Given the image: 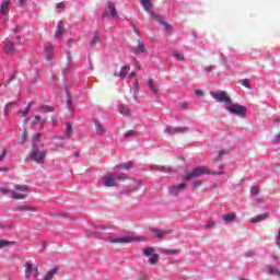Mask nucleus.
I'll return each mask as SVG.
<instances>
[{"label": "nucleus", "mask_w": 280, "mask_h": 280, "mask_svg": "<svg viewBox=\"0 0 280 280\" xmlns=\"http://www.w3.org/2000/svg\"><path fill=\"white\" fill-rule=\"evenodd\" d=\"M136 73L135 72H131L128 74L129 78H135Z\"/></svg>", "instance_id": "59"}, {"label": "nucleus", "mask_w": 280, "mask_h": 280, "mask_svg": "<svg viewBox=\"0 0 280 280\" xmlns=\"http://www.w3.org/2000/svg\"><path fill=\"white\" fill-rule=\"evenodd\" d=\"M147 84L153 95H159V89H156V85H154V80L148 79Z\"/></svg>", "instance_id": "22"}, {"label": "nucleus", "mask_w": 280, "mask_h": 280, "mask_svg": "<svg viewBox=\"0 0 280 280\" xmlns=\"http://www.w3.org/2000/svg\"><path fill=\"white\" fill-rule=\"evenodd\" d=\"M264 220H268V214L261 213L250 219L252 224H259V222H264Z\"/></svg>", "instance_id": "16"}, {"label": "nucleus", "mask_w": 280, "mask_h": 280, "mask_svg": "<svg viewBox=\"0 0 280 280\" xmlns=\"http://www.w3.org/2000/svg\"><path fill=\"white\" fill-rule=\"evenodd\" d=\"M45 108V110H49V113H51L52 110H54V107H48V106H46V107H44Z\"/></svg>", "instance_id": "57"}, {"label": "nucleus", "mask_w": 280, "mask_h": 280, "mask_svg": "<svg viewBox=\"0 0 280 280\" xmlns=\"http://www.w3.org/2000/svg\"><path fill=\"white\" fill-rule=\"evenodd\" d=\"M271 259H272V261H277V262L280 261L279 256H277V255H275V254H271Z\"/></svg>", "instance_id": "46"}, {"label": "nucleus", "mask_w": 280, "mask_h": 280, "mask_svg": "<svg viewBox=\"0 0 280 280\" xmlns=\"http://www.w3.org/2000/svg\"><path fill=\"white\" fill-rule=\"evenodd\" d=\"M222 220L223 222H226V223L235 222V220H237V213L231 212V213L223 214Z\"/></svg>", "instance_id": "15"}, {"label": "nucleus", "mask_w": 280, "mask_h": 280, "mask_svg": "<svg viewBox=\"0 0 280 280\" xmlns=\"http://www.w3.org/2000/svg\"><path fill=\"white\" fill-rule=\"evenodd\" d=\"M51 120H52V122H55V121H58V118L57 117H52Z\"/></svg>", "instance_id": "63"}, {"label": "nucleus", "mask_w": 280, "mask_h": 280, "mask_svg": "<svg viewBox=\"0 0 280 280\" xmlns=\"http://www.w3.org/2000/svg\"><path fill=\"white\" fill-rule=\"evenodd\" d=\"M15 211H20V212H23V211H36V209L32 208L30 206H18V207H15Z\"/></svg>", "instance_id": "27"}, {"label": "nucleus", "mask_w": 280, "mask_h": 280, "mask_svg": "<svg viewBox=\"0 0 280 280\" xmlns=\"http://www.w3.org/2000/svg\"><path fill=\"white\" fill-rule=\"evenodd\" d=\"M95 128H96L97 135H104V127H102V124L95 122Z\"/></svg>", "instance_id": "32"}, {"label": "nucleus", "mask_w": 280, "mask_h": 280, "mask_svg": "<svg viewBox=\"0 0 280 280\" xmlns=\"http://www.w3.org/2000/svg\"><path fill=\"white\" fill-rule=\"evenodd\" d=\"M107 10L110 13V15L113 16V19H117L119 16V14L117 13V9L115 8V3L108 2Z\"/></svg>", "instance_id": "18"}, {"label": "nucleus", "mask_w": 280, "mask_h": 280, "mask_svg": "<svg viewBox=\"0 0 280 280\" xmlns=\"http://www.w3.org/2000/svg\"><path fill=\"white\" fill-rule=\"evenodd\" d=\"M132 183H133V189H137L140 187L139 182L132 180Z\"/></svg>", "instance_id": "50"}, {"label": "nucleus", "mask_w": 280, "mask_h": 280, "mask_svg": "<svg viewBox=\"0 0 280 280\" xmlns=\"http://www.w3.org/2000/svg\"><path fill=\"white\" fill-rule=\"evenodd\" d=\"M211 98L215 100V102H219V104H232L233 100L226 92H210Z\"/></svg>", "instance_id": "7"}, {"label": "nucleus", "mask_w": 280, "mask_h": 280, "mask_svg": "<svg viewBox=\"0 0 280 280\" xmlns=\"http://www.w3.org/2000/svg\"><path fill=\"white\" fill-rule=\"evenodd\" d=\"M173 56L176 60H185V55L182 51H175L173 52Z\"/></svg>", "instance_id": "31"}, {"label": "nucleus", "mask_w": 280, "mask_h": 280, "mask_svg": "<svg viewBox=\"0 0 280 280\" xmlns=\"http://www.w3.org/2000/svg\"><path fill=\"white\" fill-rule=\"evenodd\" d=\"M125 137H135V131L129 130L125 133Z\"/></svg>", "instance_id": "47"}, {"label": "nucleus", "mask_w": 280, "mask_h": 280, "mask_svg": "<svg viewBox=\"0 0 280 280\" xmlns=\"http://www.w3.org/2000/svg\"><path fill=\"white\" fill-rule=\"evenodd\" d=\"M12 0H4L0 4V18L5 16L10 12V4Z\"/></svg>", "instance_id": "12"}, {"label": "nucleus", "mask_w": 280, "mask_h": 280, "mask_svg": "<svg viewBox=\"0 0 280 280\" xmlns=\"http://www.w3.org/2000/svg\"><path fill=\"white\" fill-rule=\"evenodd\" d=\"M63 32H65V28L62 27L61 22H59L58 25H57L55 37L60 38V36H62Z\"/></svg>", "instance_id": "26"}, {"label": "nucleus", "mask_w": 280, "mask_h": 280, "mask_svg": "<svg viewBox=\"0 0 280 280\" xmlns=\"http://www.w3.org/2000/svg\"><path fill=\"white\" fill-rule=\"evenodd\" d=\"M25 268V279H36V277H38L39 272H38V267L36 265H34L32 261H27L24 265Z\"/></svg>", "instance_id": "8"}, {"label": "nucleus", "mask_w": 280, "mask_h": 280, "mask_svg": "<svg viewBox=\"0 0 280 280\" xmlns=\"http://www.w3.org/2000/svg\"><path fill=\"white\" fill-rule=\"evenodd\" d=\"M161 253L162 255H170V249H162Z\"/></svg>", "instance_id": "52"}, {"label": "nucleus", "mask_w": 280, "mask_h": 280, "mask_svg": "<svg viewBox=\"0 0 280 280\" xmlns=\"http://www.w3.org/2000/svg\"><path fill=\"white\" fill-rule=\"evenodd\" d=\"M45 156H47V150L33 149L30 154V159L38 165L45 163Z\"/></svg>", "instance_id": "6"}, {"label": "nucleus", "mask_w": 280, "mask_h": 280, "mask_svg": "<svg viewBox=\"0 0 280 280\" xmlns=\"http://www.w3.org/2000/svg\"><path fill=\"white\" fill-rule=\"evenodd\" d=\"M2 194H11L13 200H25L26 196L30 194V188L25 185H16L14 190H8V188H0Z\"/></svg>", "instance_id": "2"}, {"label": "nucleus", "mask_w": 280, "mask_h": 280, "mask_svg": "<svg viewBox=\"0 0 280 280\" xmlns=\"http://www.w3.org/2000/svg\"><path fill=\"white\" fill-rule=\"evenodd\" d=\"M200 185H202V180L192 182V187H200Z\"/></svg>", "instance_id": "45"}, {"label": "nucleus", "mask_w": 280, "mask_h": 280, "mask_svg": "<svg viewBox=\"0 0 280 280\" xmlns=\"http://www.w3.org/2000/svg\"><path fill=\"white\" fill-rule=\"evenodd\" d=\"M57 10H65L66 5L65 2H59L56 4Z\"/></svg>", "instance_id": "42"}, {"label": "nucleus", "mask_w": 280, "mask_h": 280, "mask_svg": "<svg viewBox=\"0 0 280 280\" xmlns=\"http://www.w3.org/2000/svg\"><path fill=\"white\" fill-rule=\"evenodd\" d=\"M135 167L133 162H126L115 166V170H132Z\"/></svg>", "instance_id": "21"}, {"label": "nucleus", "mask_w": 280, "mask_h": 280, "mask_svg": "<svg viewBox=\"0 0 280 280\" xmlns=\"http://www.w3.org/2000/svg\"><path fill=\"white\" fill-rule=\"evenodd\" d=\"M266 272H267V275H270L271 277H278L280 279V264L267 265Z\"/></svg>", "instance_id": "11"}, {"label": "nucleus", "mask_w": 280, "mask_h": 280, "mask_svg": "<svg viewBox=\"0 0 280 280\" xmlns=\"http://www.w3.org/2000/svg\"><path fill=\"white\" fill-rule=\"evenodd\" d=\"M275 243H276V246H280V230L275 235Z\"/></svg>", "instance_id": "37"}, {"label": "nucleus", "mask_w": 280, "mask_h": 280, "mask_svg": "<svg viewBox=\"0 0 280 280\" xmlns=\"http://www.w3.org/2000/svg\"><path fill=\"white\" fill-rule=\"evenodd\" d=\"M0 172H8V168L0 167Z\"/></svg>", "instance_id": "62"}, {"label": "nucleus", "mask_w": 280, "mask_h": 280, "mask_svg": "<svg viewBox=\"0 0 280 280\" xmlns=\"http://www.w3.org/2000/svg\"><path fill=\"white\" fill-rule=\"evenodd\" d=\"M224 154H225L224 151L219 152V161H220V159H222V156H224Z\"/></svg>", "instance_id": "56"}, {"label": "nucleus", "mask_w": 280, "mask_h": 280, "mask_svg": "<svg viewBox=\"0 0 280 280\" xmlns=\"http://www.w3.org/2000/svg\"><path fill=\"white\" fill-rule=\"evenodd\" d=\"M206 71H207L208 73H211V71H213V66H208V67H206Z\"/></svg>", "instance_id": "51"}, {"label": "nucleus", "mask_w": 280, "mask_h": 280, "mask_svg": "<svg viewBox=\"0 0 280 280\" xmlns=\"http://www.w3.org/2000/svg\"><path fill=\"white\" fill-rule=\"evenodd\" d=\"M0 152H1L0 161H3V159H5L7 151H5V149H1Z\"/></svg>", "instance_id": "44"}, {"label": "nucleus", "mask_w": 280, "mask_h": 280, "mask_svg": "<svg viewBox=\"0 0 280 280\" xmlns=\"http://www.w3.org/2000/svg\"><path fill=\"white\" fill-rule=\"evenodd\" d=\"M257 194H259V188H257V187H252V188H250V195H252V196H257Z\"/></svg>", "instance_id": "41"}, {"label": "nucleus", "mask_w": 280, "mask_h": 280, "mask_svg": "<svg viewBox=\"0 0 280 280\" xmlns=\"http://www.w3.org/2000/svg\"><path fill=\"white\" fill-rule=\"evenodd\" d=\"M143 255L144 257H149V264H151V266L159 264V254H156L154 247H145L143 249Z\"/></svg>", "instance_id": "9"}, {"label": "nucleus", "mask_w": 280, "mask_h": 280, "mask_svg": "<svg viewBox=\"0 0 280 280\" xmlns=\"http://www.w3.org/2000/svg\"><path fill=\"white\" fill-rule=\"evenodd\" d=\"M32 127L35 130H40L43 128V120L40 119V116H35V119L32 122Z\"/></svg>", "instance_id": "19"}, {"label": "nucleus", "mask_w": 280, "mask_h": 280, "mask_svg": "<svg viewBox=\"0 0 280 280\" xmlns=\"http://www.w3.org/2000/svg\"><path fill=\"white\" fill-rule=\"evenodd\" d=\"M185 187H187V185L182 183L177 186L170 187L168 191H170V194H172V196H178V194H180V190L185 189Z\"/></svg>", "instance_id": "13"}, {"label": "nucleus", "mask_w": 280, "mask_h": 280, "mask_svg": "<svg viewBox=\"0 0 280 280\" xmlns=\"http://www.w3.org/2000/svg\"><path fill=\"white\" fill-rule=\"evenodd\" d=\"M137 51H139L140 54H145V51H148V49H145V45L142 42L138 43Z\"/></svg>", "instance_id": "30"}, {"label": "nucleus", "mask_w": 280, "mask_h": 280, "mask_svg": "<svg viewBox=\"0 0 280 280\" xmlns=\"http://www.w3.org/2000/svg\"><path fill=\"white\" fill-rule=\"evenodd\" d=\"M45 56L47 60H51V58H54V45L49 44L46 46Z\"/></svg>", "instance_id": "20"}, {"label": "nucleus", "mask_w": 280, "mask_h": 280, "mask_svg": "<svg viewBox=\"0 0 280 280\" xmlns=\"http://www.w3.org/2000/svg\"><path fill=\"white\" fill-rule=\"evenodd\" d=\"M27 139V135L26 133H23V138H22V141L21 143H25V140Z\"/></svg>", "instance_id": "54"}, {"label": "nucleus", "mask_w": 280, "mask_h": 280, "mask_svg": "<svg viewBox=\"0 0 280 280\" xmlns=\"http://www.w3.org/2000/svg\"><path fill=\"white\" fill-rule=\"evenodd\" d=\"M127 178L126 175L108 174L103 177V185L105 187H117L120 180H126Z\"/></svg>", "instance_id": "4"}, {"label": "nucleus", "mask_w": 280, "mask_h": 280, "mask_svg": "<svg viewBox=\"0 0 280 280\" xmlns=\"http://www.w3.org/2000/svg\"><path fill=\"white\" fill-rule=\"evenodd\" d=\"M118 113H120L122 117H130V108H128V106L120 105L118 107Z\"/></svg>", "instance_id": "23"}, {"label": "nucleus", "mask_w": 280, "mask_h": 280, "mask_svg": "<svg viewBox=\"0 0 280 280\" xmlns=\"http://www.w3.org/2000/svg\"><path fill=\"white\" fill-rule=\"evenodd\" d=\"M152 233H153L154 237H159V238L165 237V235H167V231L160 230V229H153Z\"/></svg>", "instance_id": "24"}, {"label": "nucleus", "mask_w": 280, "mask_h": 280, "mask_svg": "<svg viewBox=\"0 0 280 280\" xmlns=\"http://www.w3.org/2000/svg\"><path fill=\"white\" fill-rule=\"evenodd\" d=\"M8 108H10V103L5 105L4 107V115H8Z\"/></svg>", "instance_id": "53"}, {"label": "nucleus", "mask_w": 280, "mask_h": 280, "mask_svg": "<svg viewBox=\"0 0 280 280\" xmlns=\"http://www.w3.org/2000/svg\"><path fill=\"white\" fill-rule=\"evenodd\" d=\"M182 108H187V103H182Z\"/></svg>", "instance_id": "60"}, {"label": "nucleus", "mask_w": 280, "mask_h": 280, "mask_svg": "<svg viewBox=\"0 0 280 280\" xmlns=\"http://www.w3.org/2000/svg\"><path fill=\"white\" fill-rule=\"evenodd\" d=\"M275 143H280V133L276 135Z\"/></svg>", "instance_id": "49"}, {"label": "nucleus", "mask_w": 280, "mask_h": 280, "mask_svg": "<svg viewBox=\"0 0 280 280\" xmlns=\"http://www.w3.org/2000/svg\"><path fill=\"white\" fill-rule=\"evenodd\" d=\"M40 140V133H37L33 137V145H36V143H38V141Z\"/></svg>", "instance_id": "39"}, {"label": "nucleus", "mask_w": 280, "mask_h": 280, "mask_svg": "<svg viewBox=\"0 0 280 280\" xmlns=\"http://www.w3.org/2000/svg\"><path fill=\"white\" fill-rule=\"evenodd\" d=\"M128 71H130V67L126 65L125 67L120 68L118 73H114V78H126V75H128Z\"/></svg>", "instance_id": "17"}, {"label": "nucleus", "mask_w": 280, "mask_h": 280, "mask_svg": "<svg viewBox=\"0 0 280 280\" xmlns=\"http://www.w3.org/2000/svg\"><path fill=\"white\" fill-rule=\"evenodd\" d=\"M30 110H32V105H27V107L24 110H20L19 113H21L23 117H26Z\"/></svg>", "instance_id": "35"}, {"label": "nucleus", "mask_w": 280, "mask_h": 280, "mask_svg": "<svg viewBox=\"0 0 280 280\" xmlns=\"http://www.w3.org/2000/svg\"><path fill=\"white\" fill-rule=\"evenodd\" d=\"M103 16H104V18L108 16V13H104Z\"/></svg>", "instance_id": "64"}, {"label": "nucleus", "mask_w": 280, "mask_h": 280, "mask_svg": "<svg viewBox=\"0 0 280 280\" xmlns=\"http://www.w3.org/2000/svg\"><path fill=\"white\" fill-rule=\"evenodd\" d=\"M90 237H96L97 240H103V242H108L109 244H132V242H148L145 236H107L103 237L97 232H90L88 234Z\"/></svg>", "instance_id": "1"}, {"label": "nucleus", "mask_w": 280, "mask_h": 280, "mask_svg": "<svg viewBox=\"0 0 280 280\" xmlns=\"http://www.w3.org/2000/svg\"><path fill=\"white\" fill-rule=\"evenodd\" d=\"M195 93H196V95H199V96L202 95V91L201 90H196Z\"/></svg>", "instance_id": "55"}, {"label": "nucleus", "mask_w": 280, "mask_h": 280, "mask_svg": "<svg viewBox=\"0 0 280 280\" xmlns=\"http://www.w3.org/2000/svg\"><path fill=\"white\" fill-rule=\"evenodd\" d=\"M152 172H170V168L165 166H159V165H151Z\"/></svg>", "instance_id": "28"}, {"label": "nucleus", "mask_w": 280, "mask_h": 280, "mask_svg": "<svg viewBox=\"0 0 280 280\" xmlns=\"http://www.w3.org/2000/svg\"><path fill=\"white\" fill-rule=\"evenodd\" d=\"M213 226H215V221H208L206 223V229H213Z\"/></svg>", "instance_id": "40"}, {"label": "nucleus", "mask_w": 280, "mask_h": 280, "mask_svg": "<svg viewBox=\"0 0 280 280\" xmlns=\"http://www.w3.org/2000/svg\"><path fill=\"white\" fill-rule=\"evenodd\" d=\"M19 3L23 5L25 3V0H19Z\"/></svg>", "instance_id": "61"}, {"label": "nucleus", "mask_w": 280, "mask_h": 280, "mask_svg": "<svg viewBox=\"0 0 280 280\" xmlns=\"http://www.w3.org/2000/svg\"><path fill=\"white\" fill-rule=\"evenodd\" d=\"M240 84H242V86H245V89H250V81L248 79H242L240 81Z\"/></svg>", "instance_id": "33"}, {"label": "nucleus", "mask_w": 280, "mask_h": 280, "mask_svg": "<svg viewBox=\"0 0 280 280\" xmlns=\"http://www.w3.org/2000/svg\"><path fill=\"white\" fill-rule=\"evenodd\" d=\"M189 131V127H172V126H166L164 128V132L166 135H178L180 132H188Z\"/></svg>", "instance_id": "10"}, {"label": "nucleus", "mask_w": 280, "mask_h": 280, "mask_svg": "<svg viewBox=\"0 0 280 280\" xmlns=\"http://www.w3.org/2000/svg\"><path fill=\"white\" fill-rule=\"evenodd\" d=\"M71 137H73V127H71V124L66 122L65 135L60 139H71Z\"/></svg>", "instance_id": "14"}, {"label": "nucleus", "mask_w": 280, "mask_h": 280, "mask_svg": "<svg viewBox=\"0 0 280 280\" xmlns=\"http://www.w3.org/2000/svg\"><path fill=\"white\" fill-rule=\"evenodd\" d=\"M92 229H96L98 231H108V226L107 225H97V224H93Z\"/></svg>", "instance_id": "34"}, {"label": "nucleus", "mask_w": 280, "mask_h": 280, "mask_svg": "<svg viewBox=\"0 0 280 280\" xmlns=\"http://www.w3.org/2000/svg\"><path fill=\"white\" fill-rule=\"evenodd\" d=\"M67 104H68V108L71 110V101L68 100V101H67Z\"/></svg>", "instance_id": "58"}, {"label": "nucleus", "mask_w": 280, "mask_h": 280, "mask_svg": "<svg viewBox=\"0 0 280 280\" xmlns=\"http://www.w3.org/2000/svg\"><path fill=\"white\" fill-rule=\"evenodd\" d=\"M30 110H32V105H27V107L24 110H20L19 113H21L23 117H26Z\"/></svg>", "instance_id": "36"}, {"label": "nucleus", "mask_w": 280, "mask_h": 280, "mask_svg": "<svg viewBox=\"0 0 280 280\" xmlns=\"http://www.w3.org/2000/svg\"><path fill=\"white\" fill-rule=\"evenodd\" d=\"M100 40V32H95L91 39V45H97V42Z\"/></svg>", "instance_id": "29"}, {"label": "nucleus", "mask_w": 280, "mask_h": 280, "mask_svg": "<svg viewBox=\"0 0 280 280\" xmlns=\"http://www.w3.org/2000/svg\"><path fill=\"white\" fill-rule=\"evenodd\" d=\"M225 110L235 117H246V106L241 104L231 103L229 106H225Z\"/></svg>", "instance_id": "5"}, {"label": "nucleus", "mask_w": 280, "mask_h": 280, "mask_svg": "<svg viewBox=\"0 0 280 280\" xmlns=\"http://www.w3.org/2000/svg\"><path fill=\"white\" fill-rule=\"evenodd\" d=\"M255 202H257L258 205H264V198L257 197L255 199Z\"/></svg>", "instance_id": "48"}, {"label": "nucleus", "mask_w": 280, "mask_h": 280, "mask_svg": "<svg viewBox=\"0 0 280 280\" xmlns=\"http://www.w3.org/2000/svg\"><path fill=\"white\" fill-rule=\"evenodd\" d=\"M5 246H10V242L5 240H0V249L5 248Z\"/></svg>", "instance_id": "38"}, {"label": "nucleus", "mask_w": 280, "mask_h": 280, "mask_svg": "<svg viewBox=\"0 0 280 280\" xmlns=\"http://www.w3.org/2000/svg\"><path fill=\"white\" fill-rule=\"evenodd\" d=\"M4 51L5 54H8L9 56H12V54H14L15 48H14V44L9 43L4 46Z\"/></svg>", "instance_id": "25"}, {"label": "nucleus", "mask_w": 280, "mask_h": 280, "mask_svg": "<svg viewBox=\"0 0 280 280\" xmlns=\"http://www.w3.org/2000/svg\"><path fill=\"white\" fill-rule=\"evenodd\" d=\"M179 253V249H168V255H178Z\"/></svg>", "instance_id": "43"}, {"label": "nucleus", "mask_w": 280, "mask_h": 280, "mask_svg": "<svg viewBox=\"0 0 280 280\" xmlns=\"http://www.w3.org/2000/svg\"><path fill=\"white\" fill-rule=\"evenodd\" d=\"M209 174H217L219 176H222L224 174V171L219 172H212L207 166H197L192 168L190 173H188L186 176H184V180H191V178H198L200 176H207Z\"/></svg>", "instance_id": "3"}]
</instances>
